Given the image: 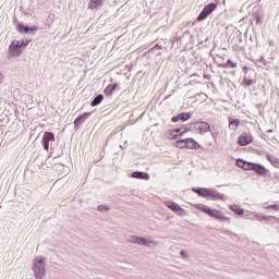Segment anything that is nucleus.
Returning a JSON list of instances; mask_svg holds the SVG:
<instances>
[{
  "mask_svg": "<svg viewBox=\"0 0 279 279\" xmlns=\"http://www.w3.org/2000/svg\"><path fill=\"white\" fill-rule=\"evenodd\" d=\"M3 80H4V75L0 73V85L2 84Z\"/></svg>",
  "mask_w": 279,
  "mask_h": 279,
  "instance_id": "36",
  "label": "nucleus"
},
{
  "mask_svg": "<svg viewBox=\"0 0 279 279\" xmlns=\"http://www.w3.org/2000/svg\"><path fill=\"white\" fill-rule=\"evenodd\" d=\"M252 141H253L252 133L245 132L240 135V137L238 140V144L240 146H247V145H250V143H252Z\"/></svg>",
  "mask_w": 279,
  "mask_h": 279,
  "instance_id": "9",
  "label": "nucleus"
},
{
  "mask_svg": "<svg viewBox=\"0 0 279 279\" xmlns=\"http://www.w3.org/2000/svg\"><path fill=\"white\" fill-rule=\"evenodd\" d=\"M229 209L234 211L239 216H243L244 215V208H241L238 205H231V206H229Z\"/></svg>",
  "mask_w": 279,
  "mask_h": 279,
  "instance_id": "19",
  "label": "nucleus"
},
{
  "mask_svg": "<svg viewBox=\"0 0 279 279\" xmlns=\"http://www.w3.org/2000/svg\"><path fill=\"white\" fill-rule=\"evenodd\" d=\"M32 270L35 279H44L47 275V258L43 255L35 256L32 263Z\"/></svg>",
  "mask_w": 279,
  "mask_h": 279,
  "instance_id": "2",
  "label": "nucleus"
},
{
  "mask_svg": "<svg viewBox=\"0 0 279 279\" xmlns=\"http://www.w3.org/2000/svg\"><path fill=\"white\" fill-rule=\"evenodd\" d=\"M132 178L134 179H142V180H149L150 175L147 173H144L143 171H134L132 173Z\"/></svg>",
  "mask_w": 279,
  "mask_h": 279,
  "instance_id": "15",
  "label": "nucleus"
},
{
  "mask_svg": "<svg viewBox=\"0 0 279 279\" xmlns=\"http://www.w3.org/2000/svg\"><path fill=\"white\" fill-rule=\"evenodd\" d=\"M192 114L190 112H182L178 113V116L172 118V122H179V121H187L190 120Z\"/></svg>",
  "mask_w": 279,
  "mask_h": 279,
  "instance_id": "12",
  "label": "nucleus"
},
{
  "mask_svg": "<svg viewBox=\"0 0 279 279\" xmlns=\"http://www.w3.org/2000/svg\"><path fill=\"white\" fill-rule=\"evenodd\" d=\"M118 87H120L119 84L111 85V88H113V90L117 89Z\"/></svg>",
  "mask_w": 279,
  "mask_h": 279,
  "instance_id": "37",
  "label": "nucleus"
},
{
  "mask_svg": "<svg viewBox=\"0 0 279 279\" xmlns=\"http://www.w3.org/2000/svg\"><path fill=\"white\" fill-rule=\"evenodd\" d=\"M266 158L267 160L272 163L275 167H278L279 166V159L277 157H274L272 155L270 154H266Z\"/></svg>",
  "mask_w": 279,
  "mask_h": 279,
  "instance_id": "21",
  "label": "nucleus"
},
{
  "mask_svg": "<svg viewBox=\"0 0 279 279\" xmlns=\"http://www.w3.org/2000/svg\"><path fill=\"white\" fill-rule=\"evenodd\" d=\"M253 171L259 175H265L267 173L265 166L258 163H253Z\"/></svg>",
  "mask_w": 279,
  "mask_h": 279,
  "instance_id": "14",
  "label": "nucleus"
},
{
  "mask_svg": "<svg viewBox=\"0 0 279 279\" xmlns=\"http://www.w3.org/2000/svg\"><path fill=\"white\" fill-rule=\"evenodd\" d=\"M177 145H178V147H180V148H186V138H184V140H178Z\"/></svg>",
  "mask_w": 279,
  "mask_h": 279,
  "instance_id": "29",
  "label": "nucleus"
},
{
  "mask_svg": "<svg viewBox=\"0 0 279 279\" xmlns=\"http://www.w3.org/2000/svg\"><path fill=\"white\" fill-rule=\"evenodd\" d=\"M245 163V160H243V159H238L236 160V166L239 167V168H241V169H243V165Z\"/></svg>",
  "mask_w": 279,
  "mask_h": 279,
  "instance_id": "32",
  "label": "nucleus"
},
{
  "mask_svg": "<svg viewBox=\"0 0 279 279\" xmlns=\"http://www.w3.org/2000/svg\"><path fill=\"white\" fill-rule=\"evenodd\" d=\"M181 256H182V258H184V259L190 258V255H189L187 251H184V250L181 251Z\"/></svg>",
  "mask_w": 279,
  "mask_h": 279,
  "instance_id": "34",
  "label": "nucleus"
},
{
  "mask_svg": "<svg viewBox=\"0 0 279 279\" xmlns=\"http://www.w3.org/2000/svg\"><path fill=\"white\" fill-rule=\"evenodd\" d=\"M198 147H199V145L197 144V142H195V140L186 138V148H190L191 150H194Z\"/></svg>",
  "mask_w": 279,
  "mask_h": 279,
  "instance_id": "17",
  "label": "nucleus"
},
{
  "mask_svg": "<svg viewBox=\"0 0 279 279\" xmlns=\"http://www.w3.org/2000/svg\"><path fill=\"white\" fill-rule=\"evenodd\" d=\"M92 112H84L82 113V116L77 117L76 120L74 121V126L77 128L81 124H83V122H85L88 117H90Z\"/></svg>",
  "mask_w": 279,
  "mask_h": 279,
  "instance_id": "13",
  "label": "nucleus"
},
{
  "mask_svg": "<svg viewBox=\"0 0 279 279\" xmlns=\"http://www.w3.org/2000/svg\"><path fill=\"white\" fill-rule=\"evenodd\" d=\"M102 4H104L102 0H89L88 8L90 10L100 9Z\"/></svg>",
  "mask_w": 279,
  "mask_h": 279,
  "instance_id": "16",
  "label": "nucleus"
},
{
  "mask_svg": "<svg viewBox=\"0 0 279 279\" xmlns=\"http://www.w3.org/2000/svg\"><path fill=\"white\" fill-rule=\"evenodd\" d=\"M166 206H167V208H169L170 210H172L174 213L177 203L173 201H168V202H166Z\"/></svg>",
  "mask_w": 279,
  "mask_h": 279,
  "instance_id": "27",
  "label": "nucleus"
},
{
  "mask_svg": "<svg viewBox=\"0 0 279 279\" xmlns=\"http://www.w3.org/2000/svg\"><path fill=\"white\" fill-rule=\"evenodd\" d=\"M217 9V5L211 2V4H208L206 7H204L203 11L199 13L197 20L198 21H204L207 19L208 15H210L211 13H214V11Z\"/></svg>",
  "mask_w": 279,
  "mask_h": 279,
  "instance_id": "7",
  "label": "nucleus"
},
{
  "mask_svg": "<svg viewBox=\"0 0 279 279\" xmlns=\"http://www.w3.org/2000/svg\"><path fill=\"white\" fill-rule=\"evenodd\" d=\"M56 141V135L52 132H45L43 138V145L45 150H49V143Z\"/></svg>",
  "mask_w": 279,
  "mask_h": 279,
  "instance_id": "10",
  "label": "nucleus"
},
{
  "mask_svg": "<svg viewBox=\"0 0 279 279\" xmlns=\"http://www.w3.org/2000/svg\"><path fill=\"white\" fill-rule=\"evenodd\" d=\"M222 68H225V69H235V68H238V63H234V62H232V60L231 59H229L228 61H227V63H225V64H222Z\"/></svg>",
  "mask_w": 279,
  "mask_h": 279,
  "instance_id": "24",
  "label": "nucleus"
},
{
  "mask_svg": "<svg viewBox=\"0 0 279 279\" xmlns=\"http://www.w3.org/2000/svg\"><path fill=\"white\" fill-rule=\"evenodd\" d=\"M192 129L195 131V132H198L201 134L203 133H206V132H209L210 131V125L209 123L207 122H194L192 123Z\"/></svg>",
  "mask_w": 279,
  "mask_h": 279,
  "instance_id": "8",
  "label": "nucleus"
},
{
  "mask_svg": "<svg viewBox=\"0 0 279 279\" xmlns=\"http://www.w3.org/2000/svg\"><path fill=\"white\" fill-rule=\"evenodd\" d=\"M114 93V87H112V85H109L106 89H105V94L106 95H112Z\"/></svg>",
  "mask_w": 279,
  "mask_h": 279,
  "instance_id": "30",
  "label": "nucleus"
},
{
  "mask_svg": "<svg viewBox=\"0 0 279 279\" xmlns=\"http://www.w3.org/2000/svg\"><path fill=\"white\" fill-rule=\"evenodd\" d=\"M174 213H177V215L180 217L187 216V211L185 210V208H182L180 205H178V203H175Z\"/></svg>",
  "mask_w": 279,
  "mask_h": 279,
  "instance_id": "18",
  "label": "nucleus"
},
{
  "mask_svg": "<svg viewBox=\"0 0 279 279\" xmlns=\"http://www.w3.org/2000/svg\"><path fill=\"white\" fill-rule=\"evenodd\" d=\"M192 191L198 196L210 201H227L228 197L223 194H220L219 191L213 190L210 187H192Z\"/></svg>",
  "mask_w": 279,
  "mask_h": 279,
  "instance_id": "1",
  "label": "nucleus"
},
{
  "mask_svg": "<svg viewBox=\"0 0 279 279\" xmlns=\"http://www.w3.org/2000/svg\"><path fill=\"white\" fill-rule=\"evenodd\" d=\"M256 22L258 24V22H260V16L259 15H256Z\"/></svg>",
  "mask_w": 279,
  "mask_h": 279,
  "instance_id": "38",
  "label": "nucleus"
},
{
  "mask_svg": "<svg viewBox=\"0 0 279 279\" xmlns=\"http://www.w3.org/2000/svg\"><path fill=\"white\" fill-rule=\"evenodd\" d=\"M166 137H168L170 141L177 140L178 137H177V134H175V132H174V129H173L172 131H168V132L166 133Z\"/></svg>",
  "mask_w": 279,
  "mask_h": 279,
  "instance_id": "26",
  "label": "nucleus"
},
{
  "mask_svg": "<svg viewBox=\"0 0 279 279\" xmlns=\"http://www.w3.org/2000/svg\"><path fill=\"white\" fill-rule=\"evenodd\" d=\"M104 95H98V96H96L95 98H94V100L90 102V106L93 107V108H95L96 106H98V105H100L101 104V101L104 100Z\"/></svg>",
  "mask_w": 279,
  "mask_h": 279,
  "instance_id": "20",
  "label": "nucleus"
},
{
  "mask_svg": "<svg viewBox=\"0 0 279 279\" xmlns=\"http://www.w3.org/2000/svg\"><path fill=\"white\" fill-rule=\"evenodd\" d=\"M29 43H31V39H22V41H20V47L22 52H23V48L27 47Z\"/></svg>",
  "mask_w": 279,
  "mask_h": 279,
  "instance_id": "28",
  "label": "nucleus"
},
{
  "mask_svg": "<svg viewBox=\"0 0 279 279\" xmlns=\"http://www.w3.org/2000/svg\"><path fill=\"white\" fill-rule=\"evenodd\" d=\"M265 208L266 209H274V210L278 211L279 210V205H269V206H266Z\"/></svg>",
  "mask_w": 279,
  "mask_h": 279,
  "instance_id": "33",
  "label": "nucleus"
},
{
  "mask_svg": "<svg viewBox=\"0 0 279 279\" xmlns=\"http://www.w3.org/2000/svg\"><path fill=\"white\" fill-rule=\"evenodd\" d=\"M196 208L203 213H206L208 216L213 217L214 219L220 221H229L230 218L223 215V211L217 210L216 208H210L206 205H197Z\"/></svg>",
  "mask_w": 279,
  "mask_h": 279,
  "instance_id": "4",
  "label": "nucleus"
},
{
  "mask_svg": "<svg viewBox=\"0 0 279 279\" xmlns=\"http://www.w3.org/2000/svg\"><path fill=\"white\" fill-rule=\"evenodd\" d=\"M37 31H38V26L28 27L21 24L17 26V32L20 34H34Z\"/></svg>",
  "mask_w": 279,
  "mask_h": 279,
  "instance_id": "11",
  "label": "nucleus"
},
{
  "mask_svg": "<svg viewBox=\"0 0 279 279\" xmlns=\"http://www.w3.org/2000/svg\"><path fill=\"white\" fill-rule=\"evenodd\" d=\"M245 220H257V221H271V219H276L272 216H264V214H258L256 211H246L244 216Z\"/></svg>",
  "mask_w": 279,
  "mask_h": 279,
  "instance_id": "6",
  "label": "nucleus"
},
{
  "mask_svg": "<svg viewBox=\"0 0 279 279\" xmlns=\"http://www.w3.org/2000/svg\"><path fill=\"white\" fill-rule=\"evenodd\" d=\"M243 84L245 85V87H251L252 85L256 84V81L244 76Z\"/></svg>",
  "mask_w": 279,
  "mask_h": 279,
  "instance_id": "25",
  "label": "nucleus"
},
{
  "mask_svg": "<svg viewBox=\"0 0 279 279\" xmlns=\"http://www.w3.org/2000/svg\"><path fill=\"white\" fill-rule=\"evenodd\" d=\"M109 210H110V207H108V206H105V205L98 206V211H109Z\"/></svg>",
  "mask_w": 279,
  "mask_h": 279,
  "instance_id": "31",
  "label": "nucleus"
},
{
  "mask_svg": "<svg viewBox=\"0 0 279 279\" xmlns=\"http://www.w3.org/2000/svg\"><path fill=\"white\" fill-rule=\"evenodd\" d=\"M173 131H174V134H175L177 138H178V136H182L183 135V133H180L181 129H179V128L178 129H173Z\"/></svg>",
  "mask_w": 279,
  "mask_h": 279,
  "instance_id": "35",
  "label": "nucleus"
},
{
  "mask_svg": "<svg viewBox=\"0 0 279 279\" xmlns=\"http://www.w3.org/2000/svg\"><path fill=\"white\" fill-rule=\"evenodd\" d=\"M239 126H240V120H230L229 128L232 131H236Z\"/></svg>",
  "mask_w": 279,
  "mask_h": 279,
  "instance_id": "23",
  "label": "nucleus"
},
{
  "mask_svg": "<svg viewBox=\"0 0 279 279\" xmlns=\"http://www.w3.org/2000/svg\"><path fill=\"white\" fill-rule=\"evenodd\" d=\"M21 41L19 39H14L8 49V56L10 58H20L22 54Z\"/></svg>",
  "mask_w": 279,
  "mask_h": 279,
  "instance_id": "5",
  "label": "nucleus"
},
{
  "mask_svg": "<svg viewBox=\"0 0 279 279\" xmlns=\"http://www.w3.org/2000/svg\"><path fill=\"white\" fill-rule=\"evenodd\" d=\"M126 241L140 246L156 247L158 242L153 239L142 238L141 235L128 234Z\"/></svg>",
  "mask_w": 279,
  "mask_h": 279,
  "instance_id": "3",
  "label": "nucleus"
},
{
  "mask_svg": "<svg viewBox=\"0 0 279 279\" xmlns=\"http://www.w3.org/2000/svg\"><path fill=\"white\" fill-rule=\"evenodd\" d=\"M242 169H244V171H254V163H252V161H245L242 165Z\"/></svg>",
  "mask_w": 279,
  "mask_h": 279,
  "instance_id": "22",
  "label": "nucleus"
}]
</instances>
